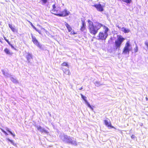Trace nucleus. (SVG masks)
<instances>
[{"label": "nucleus", "instance_id": "f257e3e1", "mask_svg": "<svg viewBox=\"0 0 148 148\" xmlns=\"http://www.w3.org/2000/svg\"><path fill=\"white\" fill-rule=\"evenodd\" d=\"M88 28L89 32L92 35H95L98 32V30L103 25L101 24L98 22L95 23L93 24L91 21L89 20L88 21Z\"/></svg>", "mask_w": 148, "mask_h": 148}, {"label": "nucleus", "instance_id": "f03ea898", "mask_svg": "<svg viewBox=\"0 0 148 148\" xmlns=\"http://www.w3.org/2000/svg\"><path fill=\"white\" fill-rule=\"evenodd\" d=\"M103 27L104 32H100L99 34V39L102 40H105L108 36L107 33L109 30V29L105 26H103Z\"/></svg>", "mask_w": 148, "mask_h": 148}, {"label": "nucleus", "instance_id": "7ed1b4c3", "mask_svg": "<svg viewBox=\"0 0 148 148\" xmlns=\"http://www.w3.org/2000/svg\"><path fill=\"white\" fill-rule=\"evenodd\" d=\"M125 40V39L121 36H118L116 40L115 41V47L116 49L119 50L121 44Z\"/></svg>", "mask_w": 148, "mask_h": 148}, {"label": "nucleus", "instance_id": "20e7f679", "mask_svg": "<svg viewBox=\"0 0 148 148\" xmlns=\"http://www.w3.org/2000/svg\"><path fill=\"white\" fill-rule=\"evenodd\" d=\"M131 45L130 44V42L127 41L125 45L123 50V53L124 54H129V52L132 49Z\"/></svg>", "mask_w": 148, "mask_h": 148}, {"label": "nucleus", "instance_id": "39448f33", "mask_svg": "<svg viewBox=\"0 0 148 148\" xmlns=\"http://www.w3.org/2000/svg\"><path fill=\"white\" fill-rule=\"evenodd\" d=\"M63 141L68 144H70L73 145H77V143L76 141L73 142L72 140L70 137L67 136V135H64V136Z\"/></svg>", "mask_w": 148, "mask_h": 148}, {"label": "nucleus", "instance_id": "423d86ee", "mask_svg": "<svg viewBox=\"0 0 148 148\" xmlns=\"http://www.w3.org/2000/svg\"><path fill=\"white\" fill-rule=\"evenodd\" d=\"M31 35L32 39V41L33 42L34 44L39 48H41V45L39 43L38 40L36 39L35 37L32 34H31Z\"/></svg>", "mask_w": 148, "mask_h": 148}, {"label": "nucleus", "instance_id": "0eeeda50", "mask_svg": "<svg viewBox=\"0 0 148 148\" xmlns=\"http://www.w3.org/2000/svg\"><path fill=\"white\" fill-rule=\"evenodd\" d=\"M70 14V12L67 11L66 9H65L62 12L61 14H57L56 15L60 16H68Z\"/></svg>", "mask_w": 148, "mask_h": 148}, {"label": "nucleus", "instance_id": "6e6552de", "mask_svg": "<svg viewBox=\"0 0 148 148\" xmlns=\"http://www.w3.org/2000/svg\"><path fill=\"white\" fill-rule=\"evenodd\" d=\"M104 122L105 125L108 128H114V127L111 125V122L109 119H108V120H105Z\"/></svg>", "mask_w": 148, "mask_h": 148}, {"label": "nucleus", "instance_id": "1a4fd4ad", "mask_svg": "<svg viewBox=\"0 0 148 148\" xmlns=\"http://www.w3.org/2000/svg\"><path fill=\"white\" fill-rule=\"evenodd\" d=\"M25 56L28 62H30L31 60L33 59L32 55L29 52L27 53Z\"/></svg>", "mask_w": 148, "mask_h": 148}, {"label": "nucleus", "instance_id": "9d476101", "mask_svg": "<svg viewBox=\"0 0 148 148\" xmlns=\"http://www.w3.org/2000/svg\"><path fill=\"white\" fill-rule=\"evenodd\" d=\"M97 9V10L100 12H102L103 11V9L100 4H96L94 5Z\"/></svg>", "mask_w": 148, "mask_h": 148}, {"label": "nucleus", "instance_id": "9b49d317", "mask_svg": "<svg viewBox=\"0 0 148 148\" xmlns=\"http://www.w3.org/2000/svg\"><path fill=\"white\" fill-rule=\"evenodd\" d=\"M82 21V26L80 29V30L82 31H84L86 29V25L85 21Z\"/></svg>", "mask_w": 148, "mask_h": 148}, {"label": "nucleus", "instance_id": "f8f14e48", "mask_svg": "<svg viewBox=\"0 0 148 148\" xmlns=\"http://www.w3.org/2000/svg\"><path fill=\"white\" fill-rule=\"evenodd\" d=\"M62 69L64 73L69 75H70L71 73L68 68L66 69V71H65V68L64 67H62Z\"/></svg>", "mask_w": 148, "mask_h": 148}, {"label": "nucleus", "instance_id": "ddd939ff", "mask_svg": "<svg viewBox=\"0 0 148 148\" xmlns=\"http://www.w3.org/2000/svg\"><path fill=\"white\" fill-rule=\"evenodd\" d=\"M1 71L3 75L6 77H10L11 76V75L8 73L7 72L3 70H2Z\"/></svg>", "mask_w": 148, "mask_h": 148}, {"label": "nucleus", "instance_id": "4468645a", "mask_svg": "<svg viewBox=\"0 0 148 148\" xmlns=\"http://www.w3.org/2000/svg\"><path fill=\"white\" fill-rule=\"evenodd\" d=\"M65 25L66 26V27L67 28L69 32H71L72 30L71 27L70 26V25L66 23H65Z\"/></svg>", "mask_w": 148, "mask_h": 148}, {"label": "nucleus", "instance_id": "2eb2a0df", "mask_svg": "<svg viewBox=\"0 0 148 148\" xmlns=\"http://www.w3.org/2000/svg\"><path fill=\"white\" fill-rule=\"evenodd\" d=\"M37 129L38 130H40V132H44L45 133L47 132V131L46 130H44L42 128V127L40 126H39V127H38L37 128Z\"/></svg>", "mask_w": 148, "mask_h": 148}, {"label": "nucleus", "instance_id": "dca6fc26", "mask_svg": "<svg viewBox=\"0 0 148 148\" xmlns=\"http://www.w3.org/2000/svg\"><path fill=\"white\" fill-rule=\"evenodd\" d=\"M10 79L12 82L14 83L17 84L18 83V81L16 79L12 77H10Z\"/></svg>", "mask_w": 148, "mask_h": 148}, {"label": "nucleus", "instance_id": "f3484780", "mask_svg": "<svg viewBox=\"0 0 148 148\" xmlns=\"http://www.w3.org/2000/svg\"><path fill=\"white\" fill-rule=\"evenodd\" d=\"M9 27L11 29V30L13 32H16V29L14 27H13L12 25L10 24H9Z\"/></svg>", "mask_w": 148, "mask_h": 148}, {"label": "nucleus", "instance_id": "a211bd4d", "mask_svg": "<svg viewBox=\"0 0 148 148\" xmlns=\"http://www.w3.org/2000/svg\"><path fill=\"white\" fill-rule=\"evenodd\" d=\"M122 30L125 33H128L129 32V30L127 29L124 27L122 28Z\"/></svg>", "mask_w": 148, "mask_h": 148}, {"label": "nucleus", "instance_id": "6ab92c4d", "mask_svg": "<svg viewBox=\"0 0 148 148\" xmlns=\"http://www.w3.org/2000/svg\"><path fill=\"white\" fill-rule=\"evenodd\" d=\"M30 23V25H31V26L34 29H35V30H36L37 32H39V30H38V29H36V27L32 24V23H31V22H29Z\"/></svg>", "mask_w": 148, "mask_h": 148}, {"label": "nucleus", "instance_id": "aec40b11", "mask_svg": "<svg viewBox=\"0 0 148 148\" xmlns=\"http://www.w3.org/2000/svg\"><path fill=\"white\" fill-rule=\"evenodd\" d=\"M51 12L53 13L56 15V14H56V13L57 12V10H56V8L54 9H52L51 10Z\"/></svg>", "mask_w": 148, "mask_h": 148}, {"label": "nucleus", "instance_id": "412c9836", "mask_svg": "<svg viewBox=\"0 0 148 148\" xmlns=\"http://www.w3.org/2000/svg\"><path fill=\"white\" fill-rule=\"evenodd\" d=\"M94 84L97 86H98L101 85V83L99 81H96L95 82Z\"/></svg>", "mask_w": 148, "mask_h": 148}, {"label": "nucleus", "instance_id": "4be33fe9", "mask_svg": "<svg viewBox=\"0 0 148 148\" xmlns=\"http://www.w3.org/2000/svg\"><path fill=\"white\" fill-rule=\"evenodd\" d=\"M62 65L63 66H66L67 67V68L69 67V65L66 62H64L62 64Z\"/></svg>", "mask_w": 148, "mask_h": 148}, {"label": "nucleus", "instance_id": "5701e85b", "mask_svg": "<svg viewBox=\"0 0 148 148\" xmlns=\"http://www.w3.org/2000/svg\"><path fill=\"white\" fill-rule=\"evenodd\" d=\"M6 130L7 131L9 132L11 134H12L13 137H14L15 136V134L14 133H12L11 131H9L8 128H6Z\"/></svg>", "mask_w": 148, "mask_h": 148}, {"label": "nucleus", "instance_id": "b1692460", "mask_svg": "<svg viewBox=\"0 0 148 148\" xmlns=\"http://www.w3.org/2000/svg\"><path fill=\"white\" fill-rule=\"evenodd\" d=\"M4 51L5 52V53H6L7 54H10V51H9V50L7 49V48H6L4 50Z\"/></svg>", "mask_w": 148, "mask_h": 148}, {"label": "nucleus", "instance_id": "393cba45", "mask_svg": "<svg viewBox=\"0 0 148 148\" xmlns=\"http://www.w3.org/2000/svg\"><path fill=\"white\" fill-rule=\"evenodd\" d=\"M138 46L136 44V47L134 49V51L135 53H136L138 52Z\"/></svg>", "mask_w": 148, "mask_h": 148}, {"label": "nucleus", "instance_id": "a878e982", "mask_svg": "<svg viewBox=\"0 0 148 148\" xmlns=\"http://www.w3.org/2000/svg\"><path fill=\"white\" fill-rule=\"evenodd\" d=\"M7 140L9 141L13 145H16V144L14 143V141L13 140H10L8 138H7Z\"/></svg>", "mask_w": 148, "mask_h": 148}, {"label": "nucleus", "instance_id": "bb28decb", "mask_svg": "<svg viewBox=\"0 0 148 148\" xmlns=\"http://www.w3.org/2000/svg\"><path fill=\"white\" fill-rule=\"evenodd\" d=\"M87 104L88 105V106L92 110H93V108L94 107V106H92V107L90 106V104L88 102H87Z\"/></svg>", "mask_w": 148, "mask_h": 148}, {"label": "nucleus", "instance_id": "cd10ccee", "mask_svg": "<svg viewBox=\"0 0 148 148\" xmlns=\"http://www.w3.org/2000/svg\"><path fill=\"white\" fill-rule=\"evenodd\" d=\"M81 96L82 98L85 101V102H87L86 100V97H85L83 95L81 94Z\"/></svg>", "mask_w": 148, "mask_h": 148}, {"label": "nucleus", "instance_id": "c85d7f7f", "mask_svg": "<svg viewBox=\"0 0 148 148\" xmlns=\"http://www.w3.org/2000/svg\"><path fill=\"white\" fill-rule=\"evenodd\" d=\"M1 130L2 132H3L5 134L6 136H7L8 135V134L7 133V132L5 131L3 129H1Z\"/></svg>", "mask_w": 148, "mask_h": 148}, {"label": "nucleus", "instance_id": "c756f323", "mask_svg": "<svg viewBox=\"0 0 148 148\" xmlns=\"http://www.w3.org/2000/svg\"><path fill=\"white\" fill-rule=\"evenodd\" d=\"M131 137L132 138H134L135 137V135L133 134L132 135Z\"/></svg>", "mask_w": 148, "mask_h": 148}, {"label": "nucleus", "instance_id": "7c9ffc66", "mask_svg": "<svg viewBox=\"0 0 148 148\" xmlns=\"http://www.w3.org/2000/svg\"><path fill=\"white\" fill-rule=\"evenodd\" d=\"M56 8V7L55 6V4H54L53 5V9H55Z\"/></svg>", "mask_w": 148, "mask_h": 148}, {"label": "nucleus", "instance_id": "2f4dec72", "mask_svg": "<svg viewBox=\"0 0 148 148\" xmlns=\"http://www.w3.org/2000/svg\"><path fill=\"white\" fill-rule=\"evenodd\" d=\"M71 33L72 34H75L74 32H71Z\"/></svg>", "mask_w": 148, "mask_h": 148}, {"label": "nucleus", "instance_id": "473e14b6", "mask_svg": "<svg viewBox=\"0 0 148 148\" xmlns=\"http://www.w3.org/2000/svg\"><path fill=\"white\" fill-rule=\"evenodd\" d=\"M4 37V39L7 42V41H8V40H7V39H6V37Z\"/></svg>", "mask_w": 148, "mask_h": 148}, {"label": "nucleus", "instance_id": "72a5a7b5", "mask_svg": "<svg viewBox=\"0 0 148 148\" xmlns=\"http://www.w3.org/2000/svg\"><path fill=\"white\" fill-rule=\"evenodd\" d=\"M7 43H8V44L9 45H11V44L10 43V42H9L8 40V41H7Z\"/></svg>", "mask_w": 148, "mask_h": 148}, {"label": "nucleus", "instance_id": "f704fd0d", "mask_svg": "<svg viewBox=\"0 0 148 148\" xmlns=\"http://www.w3.org/2000/svg\"><path fill=\"white\" fill-rule=\"evenodd\" d=\"M11 47L12 48H14V46H13L11 44L10 45Z\"/></svg>", "mask_w": 148, "mask_h": 148}, {"label": "nucleus", "instance_id": "c9c22d12", "mask_svg": "<svg viewBox=\"0 0 148 148\" xmlns=\"http://www.w3.org/2000/svg\"><path fill=\"white\" fill-rule=\"evenodd\" d=\"M83 88L82 87L80 88L79 89L80 90H82Z\"/></svg>", "mask_w": 148, "mask_h": 148}, {"label": "nucleus", "instance_id": "e433bc0d", "mask_svg": "<svg viewBox=\"0 0 148 148\" xmlns=\"http://www.w3.org/2000/svg\"><path fill=\"white\" fill-rule=\"evenodd\" d=\"M146 101H148V99L147 97H146Z\"/></svg>", "mask_w": 148, "mask_h": 148}, {"label": "nucleus", "instance_id": "4c0bfd02", "mask_svg": "<svg viewBox=\"0 0 148 148\" xmlns=\"http://www.w3.org/2000/svg\"><path fill=\"white\" fill-rule=\"evenodd\" d=\"M66 68H65V71H66Z\"/></svg>", "mask_w": 148, "mask_h": 148}, {"label": "nucleus", "instance_id": "58836bf2", "mask_svg": "<svg viewBox=\"0 0 148 148\" xmlns=\"http://www.w3.org/2000/svg\"><path fill=\"white\" fill-rule=\"evenodd\" d=\"M0 41L1 42V39H0Z\"/></svg>", "mask_w": 148, "mask_h": 148}]
</instances>
